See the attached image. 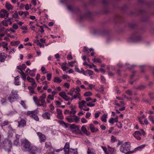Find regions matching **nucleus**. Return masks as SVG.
Returning a JSON list of instances; mask_svg holds the SVG:
<instances>
[{
  "label": "nucleus",
  "instance_id": "9b49d317",
  "mask_svg": "<svg viewBox=\"0 0 154 154\" xmlns=\"http://www.w3.org/2000/svg\"><path fill=\"white\" fill-rule=\"evenodd\" d=\"M46 94L43 93L42 96L39 97V100L42 103H45V99L46 98Z\"/></svg>",
  "mask_w": 154,
  "mask_h": 154
},
{
  "label": "nucleus",
  "instance_id": "8fccbe9b",
  "mask_svg": "<svg viewBox=\"0 0 154 154\" xmlns=\"http://www.w3.org/2000/svg\"><path fill=\"white\" fill-rule=\"evenodd\" d=\"M31 85L33 87L36 88L37 87V84H36L35 81V80L33 81V82H31Z\"/></svg>",
  "mask_w": 154,
  "mask_h": 154
},
{
  "label": "nucleus",
  "instance_id": "4be33fe9",
  "mask_svg": "<svg viewBox=\"0 0 154 154\" xmlns=\"http://www.w3.org/2000/svg\"><path fill=\"white\" fill-rule=\"evenodd\" d=\"M10 123V122L8 121V120H5L2 123H1L0 126L2 128L3 126L6 125H7Z\"/></svg>",
  "mask_w": 154,
  "mask_h": 154
},
{
  "label": "nucleus",
  "instance_id": "c756f323",
  "mask_svg": "<svg viewBox=\"0 0 154 154\" xmlns=\"http://www.w3.org/2000/svg\"><path fill=\"white\" fill-rule=\"evenodd\" d=\"M45 147L46 148L48 149V148H51V147H52L51 143L50 142H46L45 143Z\"/></svg>",
  "mask_w": 154,
  "mask_h": 154
},
{
  "label": "nucleus",
  "instance_id": "aec40b11",
  "mask_svg": "<svg viewBox=\"0 0 154 154\" xmlns=\"http://www.w3.org/2000/svg\"><path fill=\"white\" fill-rule=\"evenodd\" d=\"M75 94H74L73 96L74 98L75 99H76L78 98L79 100L81 99V96L80 94L79 93H77L76 92H75Z\"/></svg>",
  "mask_w": 154,
  "mask_h": 154
},
{
  "label": "nucleus",
  "instance_id": "69168bd1",
  "mask_svg": "<svg viewBox=\"0 0 154 154\" xmlns=\"http://www.w3.org/2000/svg\"><path fill=\"white\" fill-rule=\"evenodd\" d=\"M145 86L144 85H141L138 87L137 88V89L139 90H142L143 89L145 88Z\"/></svg>",
  "mask_w": 154,
  "mask_h": 154
},
{
  "label": "nucleus",
  "instance_id": "5701e85b",
  "mask_svg": "<svg viewBox=\"0 0 154 154\" xmlns=\"http://www.w3.org/2000/svg\"><path fill=\"white\" fill-rule=\"evenodd\" d=\"M5 6L6 8L8 10H12L13 8V6L11 4L7 3H6Z\"/></svg>",
  "mask_w": 154,
  "mask_h": 154
},
{
  "label": "nucleus",
  "instance_id": "ddd939ff",
  "mask_svg": "<svg viewBox=\"0 0 154 154\" xmlns=\"http://www.w3.org/2000/svg\"><path fill=\"white\" fill-rule=\"evenodd\" d=\"M50 113L48 112H45L42 114L43 117L46 119L49 120L50 119Z\"/></svg>",
  "mask_w": 154,
  "mask_h": 154
},
{
  "label": "nucleus",
  "instance_id": "c03bdc74",
  "mask_svg": "<svg viewBox=\"0 0 154 154\" xmlns=\"http://www.w3.org/2000/svg\"><path fill=\"white\" fill-rule=\"evenodd\" d=\"M11 97L12 98V97H13V96L12 94H10L9 95V96L8 98V99L9 101L11 103H12L15 100V99H12L11 100H10V99H9V97Z\"/></svg>",
  "mask_w": 154,
  "mask_h": 154
},
{
  "label": "nucleus",
  "instance_id": "6e6d98bb",
  "mask_svg": "<svg viewBox=\"0 0 154 154\" xmlns=\"http://www.w3.org/2000/svg\"><path fill=\"white\" fill-rule=\"evenodd\" d=\"M114 119L113 118H111L109 119V122L110 123L112 124L113 125L114 123Z\"/></svg>",
  "mask_w": 154,
  "mask_h": 154
},
{
  "label": "nucleus",
  "instance_id": "58836bf2",
  "mask_svg": "<svg viewBox=\"0 0 154 154\" xmlns=\"http://www.w3.org/2000/svg\"><path fill=\"white\" fill-rule=\"evenodd\" d=\"M76 134H82L81 131L80 130L79 127L76 129Z\"/></svg>",
  "mask_w": 154,
  "mask_h": 154
},
{
  "label": "nucleus",
  "instance_id": "13d9d810",
  "mask_svg": "<svg viewBox=\"0 0 154 154\" xmlns=\"http://www.w3.org/2000/svg\"><path fill=\"white\" fill-rule=\"evenodd\" d=\"M55 103L56 105L57 106V107H59L60 105L61 104L60 102L58 100L55 101Z\"/></svg>",
  "mask_w": 154,
  "mask_h": 154
},
{
  "label": "nucleus",
  "instance_id": "f257e3e1",
  "mask_svg": "<svg viewBox=\"0 0 154 154\" xmlns=\"http://www.w3.org/2000/svg\"><path fill=\"white\" fill-rule=\"evenodd\" d=\"M21 146L25 151L29 152V154H36L38 148L33 146L30 142L26 139H22L21 140Z\"/></svg>",
  "mask_w": 154,
  "mask_h": 154
},
{
  "label": "nucleus",
  "instance_id": "6ab92c4d",
  "mask_svg": "<svg viewBox=\"0 0 154 154\" xmlns=\"http://www.w3.org/2000/svg\"><path fill=\"white\" fill-rule=\"evenodd\" d=\"M87 154H96V152L92 148H88L87 151Z\"/></svg>",
  "mask_w": 154,
  "mask_h": 154
},
{
  "label": "nucleus",
  "instance_id": "79ce46f5",
  "mask_svg": "<svg viewBox=\"0 0 154 154\" xmlns=\"http://www.w3.org/2000/svg\"><path fill=\"white\" fill-rule=\"evenodd\" d=\"M20 104L24 108H26V104L23 100H21L20 102Z\"/></svg>",
  "mask_w": 154,
  "mask_h": 154
},
{
  "label": "nucleus",
  "instance_id": "5fc2aeb1",
  "mask_svg": "<svg viewBox=\"0 0 154 154\" xmlns=\"http://www.w3.org/2000/svg\"><path fill=\"white\" fill-rule=\"evenodd\" d=\"M11 18H9L6 20H5L7 23L8 24L9 23V24L11 25L12 24V22L11 21Z\"/></svg>",
  "mask_w": 154,
  "mask_h": 154
},
{
  "label": "nucleus",
  "instance_id": "7c9ffc66",
  "mask_svg": "<svg viewBox=\"0 0 154 154\" xmlns=\"http://www.w3.org/2000/svg\"><path fill=\"white\" fill-rule=\"evenodd\" d=\"M66 118L67 121L70 123L72 122H74L73 119L71 118L70 116L67 117Z\"/></svg>",
  "mask_w": 154,
  "mask_h": 154
},
{
  "label": "nucleus",
  "instance_id": "1a4fd4ad",
  "mask_svg": "<svg viewBox=\"0 0 154 154\" xmlns=\"http://www.w3.org/2000/svg\"><path fill=\"white\" fill-rule=\"evenodd\" d=\"M63 149L66 154H69V143L67 142L66 143Z\"/></svg>",
  "mask_w": 154,
  "mask_h": 154
},
{
  "label": "nucleus",
  "instance_id": "20e7f679",
  "mask_svg": "<svg viewBox=\"0 0 154 154\" xmlns=\"http://www.w3.org/2000/svg\"><path fill=\"white\" fill-rule=\"evenodd\" d=\"M36 133L39 137L40 141L41 143L44 142L45 141L46 138L44 134L40 132H37Z\"/></svg>",
  "mask_w": 154,
  "mask_h": 154
},
{
  "label": "nucleus",
  "instance_id": "39448f33",
  "mask_svg": "<svg viewBox=\"0 0 154 154\" xmlns=\"http://www.w3.org/2000/svg\"><path fill=\"white\" fill-rule=\"evenodd\" d=\"M9 13L5 10H2L0 12V17L4 18L6 16V17H8Z\"/></svg>",
  "mask_w": 154,
  "mask_h": 154
},
{
  "label": "nucleus",
  "instance_id": "a19ab883",
  "mask_svg": "<svg viewBox=\"0 0 154 154\" xmlns=\"http://www.w3.org/2000/svg\"><path fill=\"white\" fill-rule=\"evenodd\" d=\"M1 103L3 104H4L5 103H6V99L1 98L0 100Z\"/></svg>",
  "mask_w": 154,
  "mask_h": 154
},
{
  "label": "nucleus",
  "instance_id": "680f3d73",
  "mask_svg": "<svg viewBox=\"0 0 154 154\" xmlns=\"http://www.w3.org/2000/svg\"><path fill=\"white\" fill-rule=\"evenodd\" d=\"M12 27L14 29H16L18 28V26L16 23H14Z\"/></svg>",
  "mask_w": 154,
  "mask_h": 154
},
{
  "label": "nucleus",
  "instance_id": "412c9836",
  "mask_svg": "<svg viewBox=\"0 0 154 154\" xmlns=\"http://www.w3.org/2000/svg\"><path fill=\"white\" fill-rule=\"evenodd\" d=\"M86 126L83 125L81 128V131H82L84 134H87V131L86 128Z\"/></svg>",
  "mask_w": 154,
  "mask_h": 154
},
{
  "label": "nucleus",
  "instance_id": "774afa93",
  "mask_svg": "<svg viewBox=\"0 0 154 154\" xmlns=\"http://www.w3.org/2000/svg\"><path fill=\"white\" fill-rule=\"evenodd\" d=\"M63 99L66 101H68L70 99V98L67 96L66 95L63 98Z\"/></svg>",
  "mask_w": 154,
  "mask_h": 154
},
{
  "label": "nucleus",
  "instance_id": "473e14b6",
  "mask_svg": "<svg viewBox=\"0 0 154 154\" xmlns=\"http://www.w3.org/2000/svg\"><path fill=\"white\" fill-rule=\"evenodd\" d=\"M145 146V144L142 145H141L140 146L135 148L134 149V151H137V150H138L139 149H142L143 148H144Z\"/></svg>",
  "mask_w": 154,
  "mask_h": 154
},
{
  "label": "nucleus",
  "instance_id": "7ed1b4c3",
  "mask_svg": "<svg viewBox=\"0 0 154 154\" xmlns=\"http://www.w3.org/2000/svg\"><path fill=\"white\" fill-rule=\"evenodd\" d=\"M4 148L5 150L9 152L12 148V143L11 141L9 139H6L3 141Z\"/></svg>",
  "mask_w": 154,
  "mask_h": 154
},
{
  "label": "nucleus",
  "instance_id": "6e6552de",
  "mask_svg": "<svg viewBox=\"0 0 154 154\" xmlns=\"http://www.w3.org/2000/svg\"><path fill=\"white\" fill-rule=\"evenodd\" d=\"M57 118L60 119H63L64 118V117L63 116L62 112L60 109H57Z\"/></svg>",
  "mask_w": 154,
  "mask_h": 154
},
{
  "label": "nucleus",
  "instance_id": "c9c22d12",
  "mask_svg": "<svg viewBox=\"0 0 154 154\" xmlns=\"http://www.w3.org/2000/svg\"><path fill=\"white\" fill-rule=\"evenodd\" d=\"M93 61L94 63H95L96 62H98L99 63H101V62H102L100 59L99 58H94L93 60Z\"/></svg>",
  "mask_w": 154,
  "mask_h": 154
},
{
  "label": "nucleus",
  "instance_id": "f3484780",
  "mask_svg": "<svg viewBox=\"0 0 154 154\" xmlns=\"http://www.w3.org/2000/svg\"><path fill=\"white\" fill-rule=\"evenodd\" d=\"M70 108H71V110L70 111H69V113L72 114L73 115H75V114L76 112L75 106H73L72 105L70 106Z\"/></svg>",
  "mask_w": 154,
  "mask_h": 154
},
{
  "label": "nucleus",
  "instance_id": "2eb2a0df",
  "mask_svg": "<svg viewBox=\"0 0 154 154\" xmlns=\"http://www.w3.org/2000/svg\"><path fill=\"white\" fill-rule=\"evenodd\" d=\"M26 125V121L24 119H22L18 122V127H23Z\"/></svg>",
  "mask_w": 154,
  "mask_h": 154
},
{
  "label": "nucleus",
  "instance_id": "393cba45",
  "mask_svg": "<svg viewBox=\"0 0 154 154\" xmlns=\"http://www.w3.org/2000/svg\"><path fill=\"white\" fill-rule=\"evenodd\" d=\"M28 89L29 90V91L30 92V94L31 95V94L35 93L34 87H33L32 86H29L28 87Z\"/></svg>",
  "mask_w": 154,
  "mask_h": 154
},
{
  "label": "nucleus",
  "instance_id": "052dcab7",
  "mask_svg": "<svg viewBox=\"0 0 154 154\" xmlns=\"http://www.w3.org/2000/svg\"><path fill=\"white\" fill-rule=\"evenodd\" d=\"M87 106L90 107H93L95 106V104L92 103L91 102H89L87 103Z\"/></svg>",
  "mask_w": 154,
  "mask_h": 154
},
{
  "label": "nucleus",
  "instance_id": "4c0bfd02",
  "mask_svg": "<svg viewBox=\"0 0 154 154\" xmlns=\"http://www.w3.org/2000/svg\"><path fill=\"white\" fill-rule=\"evenodd\" d=\"M59 95L63 98L66 95L64 91L60 92Z\"/></svg>",
  "mask_w": 154,
  "mask_h": 154
},
{
  "label": "nucleus",
  "instance_id": "dca6fc26",
  "mask_svg": "<svg viewBox=\"0 0 154 154\" xmlns=\"http://www.w3.org/2000/svg\"><path fill=\"white\" fill-rule=\"evenodd\" d=\"M20 77L19 76H17L14 78V83L16 85H19L20 84V82L19 81V79Z\"/></svg>",
  "mask_w": 154,
  "mask_h": 154
},
{
  "label": "nucleus",
  "instance_id": "c85d7f7f",
  "mask_svg": "<svg viewBox=\"0 0 154 154\" xmlns=\"http://www.w3.org/2000/svg\"><path fill=\"white\" fill-rule=\"evenodd\" d=\"M31 117L37 121H38L39 120L38 116L35 113H33Z\"/></svg>",
  "mask_w": 154,
  "mask_h": 154
},
{
  "label": "nucleus",
  "instance_id": "49530a36",
  "mask_svg": "<svg viewBox=\"0 0 154 154\" xmlns=\"http://www.w3.org/2000/svg\"><path fill=\"white\" fill-rule=\"evenodd\" d=\"M54 96H53L52 95H51V94H49L47 96V99H50L51 100H54Z\"/></svg>",
  "mask_w": 154,
  "mask_h": 154
},
{
  "label": "nucleus",
  "instance_id": "4468645a",
  "mask_svg": "<svg viewBox=\"0 0 154 154\" xmlns=\"http://www.w3.org/2000/svg\"><path fill=\"white\" fill-rule=\"evenodd\" d=\"M90 128L91 131L92 133H94L97 132L98 131V129L97 128H94V125L92 124H91L90 125Z\"/></svg>",
  "mask_w": 154,
  "mask_h": 154
},
{
  "label": "nucleus",
  "instance_id": "a18cd8bd",
  "mask_svg": "<svg viewBox=\"0 0 154 154\" xmlns=\"http://www.w3.org/2000/svg\"><path fill=\"white\" fill-rule=\"evenodd\" d=\"M2 23L3 24V25L7 27L8 26V23L5 20H3L2 21Z\"/></svg>",
  "mask_w": 154,
  "mask_h": 154
},
{
  "label": "nucleus",
  "instance_id": "37998d69",
  "mask_svg": "<svg viewBox=\"0 0 154 154\" xmlns=\"http://www.w3.org/2000/svg\"><path fill=\"white\" fill-rule=\"evenodd\" d=\"M52 77V74L51 73H48L47 75V79L48 81H50L51 80Z\"/></svg>",
  "mask_w": 154,
  "mask_h": 154
},
{
  "label": "nucleus",
  "instance_id": "2f4dec72",
  "mask_svg": "<svg viewBox=\"0 0 154 154\" xmlns=\"http://www.w3.org/2000/svg\"><path fill=\"white\" fill-rule=\"evenodd\" d=\"M75 88H72L70 90L69 92L67 94L70 95L71 96H73V93L75 91Z\"/></svg>",
  "mask_w": 154,
  "mask_h": 154
},
{
  "label": "nucleus",
  "instance_id": "cd10ccee",
  "mask_svg": "<svg viewBox=\"0 0 154 154\" xmlns=\"http://www.w3.org/2000/svg\"><path fill=\"white\" fill-rule=\"evenodd\" d=\"M107 115L106 114H104L103 115L102 117L101 118V119L102 122H106V118H107Z\"/></svg>",
  "mask_w": 154,
  "mask_h": 154
},
{
  "label": "nucleus",
  "instance_id": "09e8293b",
  "mask_svg": "<svg viewBox=\"0 0 154 154\" xmlns=\"http://www.w3.org/2000/svg\"><path fill=\"white\" fill-rule=\"evenodd\" d=\"M86 72H87L89 75H92L93 74V72L90 70L88 69L86 71Z\"/></svg>",
  "mask_w": 154,
  "mask_h": 154
},
{
  "label": "nucleus",
  "instance_id": "72a5a7b5",
  "mask_svg": "<svg viewBox=\"0 0 154 154\" xmlns=\"http://www.w3.org/2000/svg\"><path fill=\"white\" fill-rule=\"evenodd\" d=\"M92 95V93L90 91H87L84 94V96L86 97Z\"/></svg>",
  "mask_w": 154,
  "mask_h": 154
},
{
  "label": "nucleus",
  "instance_id": "e2e57ef3",
  "mask_svg": "<svg viewBox=\"0 0 154 154\" xmlns=\"http://www.w3.org/2000/svg\"><path fill=\"white\" fill-rule=\"evenodd\" d=\"M142 101L143 102H144L146 103H148L149 104H150V100H146V99H143V100Z\"/></svg>",
  "mask_w": 154,
  "mask_h": 154
},
{
  "label": "nucleus",
  "instance_id": "0e129e2a",
  "mask_svg": "<svg viewBox=\"0 0 154 154\" xmlns=\"http://www.w3.org/2000/svg\"><path fill=\"white\" fill-rule=\"evenodd\" d=\"M57 92V90L55 88L54 91L52 92V95L54 97V95L56 94Z\"/></svg>",
  "mask_w": 154,
  "mask_h": 154
},
{
  "label": "nucleus",
  "instance_id": "de8ad7c7",
  "mask_svg": "<svg viewBox=\"0 0 154 154\" xmlns=\"http://www.w3.org/2000/svg\"><path fill=\"white\" fill-rule=\"evenodd\" d=\"M117 140V139L114 136L112 135L111 137V141L112 142H114Z\"/></svg>",
  "mask_w": 154,
  "mask_h": 154
},
{
  "label": "nucleus",
  "instance_id": "a878e982",
  "mask_svg": "<svg viewBox=\"0 0 154 154\" xmlns=\"http://www.w3.org/2000/svg\"><path fill=\"white\" fill-rule=\"evenodd\" d=\"M36 112V110L32 111H28L25 114L27 116H30L31 117V116L32 115L33 113H35Z\"/></svg>",
  "mask_w": 154,
  "mask_h": 154
},
{
  "label": "nucleus",
  "instance_id": "864d4df0",
  "mask_svg": "<svg viewBox=\"0 0 154 154\" xmlns=\"http://www.w3.org/2000/svg\"><path fill=\"white\" fill-rule=\"evenodd\" d=\"M70 151L71 152V153H72L73 154H78V152L75 150L73 149H70Z\"/></svg>",
  "mask_w": 154,
  "mask_h": 154
},
{
  "label": "nucleus",
  "instance_id": "423d86ee",
  "mask_svg": "<svg viewBox=\"0 0 154 154\" xmlns=\"http://www.w3.org/2000/svg\"><path fill=\"white\" fill-rule=\"evenodd\" d=\"M11 94L13 95V97L12 98L11 97H9V99L11 100L13 99H17L18 98V92L15 90H12L11 92Z\"/></svg>",
  "mask_w": 154,
  "mask_h": 154
},
{
  "label": "nucleus",
  "instance_id": "b1692460",
  "mask_svg": "<svg viewBox=\"0 0 154 154\" xmlns=\"http://www.w3.org/2000/svg\"><path fill=\"white\" fill-rule=\"evenodd\" d=\"M54 82L56 83H60L62 82V80L57 77H55L54 79Z\"/></svg>",
  "mask_w": 154,
  "mask_h": 154
},
{
  "label": "nucleus",
  "instance_id": "338daca9",
  "mask_svg": "<svg viewBox=\"0 0 154 154\" xmlns=\"http://www.w3.org/2000/svg\"><path fill=\"white\" fill-rule=\"evenodd\" d=\"M81 122L83 123H85L87 122V120L84 118H82L81 119Z\"/></svg>",
  "mask_w": 154,
  "mask_h": 154
},
{
  "label": "nucleus",
  "instance_id": "603ef678",
  "mask_svg": "<svg viewBox=\"0 0 154 154\" xmlns=\"http://www.w3.org/2000/svg\"><path fill=\"white\" fill-rule=\"evenodd\" d=\"M141 133L139 131H136L134 132V136L141 135Z\"/></svg>",
  "mask_w": 154,
  "mask_h": 154
},
{
  "label": "nucleus",
  "instance_id": "bb28decb",
  "mask_svg": "<svg viewBox=\"0 0 154 154\" xmlns=\"http://www.w3.org/2000/svg\"><path fill=\"white\" fill-rule=\"evenodd\" d=\"M10 43L12 46H15L19 45L20 43V42L19 41L14 42L12 41Z\"/></svg>",
  "mask_w": 154,
  "mask_h": 154
},
{
  "label": "nucleus",
  "instance_id": "a211bd4d",
  "mask_svg": "<svg viewBox=\"0 0 154 154\" xmlns=\"http://www.w3.org/2000/svg\"><path fill=\"white\" fill-rule=\"evenodd\" d=\"M16 139L14 141V144L16 146H17L19 143V138L20 136L18 135H16Z\"/></svg>",
  "mask_w": 154,
  "mask_h": 154
},
{
  "label": "nucleus",
  "instance_id": "4d7b16f0",
  "mask_svg": "<svg viewBox=\"0 0 154 154\" xmlns=\"http://www.w3.org/2000/svg\"><path fill=\"white\" fill-rule=\"evenodd\" d=\"M125 93L126 94L129 95H131L132 94V91L129 90L126 91Z\"/></svg>",
  "mask_w": 154,
  "mask_h": 154
},
{
  "label": "nucleus",
  "instance_id": "9d476101",
  "mask_svg": "<svg viewBox=\"0 0 154 154\" xmlns=\"http://www.w3.org/2000/svg\"><path fill=\"white\" fill-rule=\"evenodd\" d=\"M33 100L35 104L37 105L38 106H42L43 104H40L39 101V99L36 96H34L33 97Z\"/></svg>",
  "mask_w": 154,
  "mask_h": 154
},
{
  "label": "nucleus",
  "instance_id": "0eeeda50",
  "mask_svg": "<svg viewBox=\"0 0 154 154\" xmlns=\"http://www.w3.org/2000/svg\"><path fill=\"white\" fill-rule=\"evenodd\" d=\"M7 54L5 52L0 53V61L1 62H4L5 58L7 57Z\"/></svg>",
  "mask_w": 154,
  "mask_h": 154
},
{
  "label": "nucleus",
  "instance_id": "f8f14e48",
  "mask_svg": "<svg viewBox=\"0 0 154 154\" xmlns=\"http://www.w3.org/2000/svg\"><path fill=\"white\" fill-rule=\"evenodd\" d=\"M86 103V101L83 100L81 101H79L78 103L79 104V107L80 109H83V106L86 107V106L85 105V104Z\"/></svg>",
  "mask_w": 154,
  "mask_h": 154
},
{
  "label": "nucleus",
  "instance_id": "3c124183",
  "mask_svg": "<svg viewBox=\"0 0 154 154\" xmlns=\"http://www.w3.org/2000/svg\"><path fill=\"white\" fill-rule=\"evenodd\" d=\"M78 126H76L75 124H73L71 125L70 128L71 129H76L78 127Z\"/></svg>",
  "mask_w": 154,
  "mask_h": 154
},
{
  "label": "nucleus",
  "instance_id": "bf43d9fd",
  "mask_svg": "<svg viewBox=\"0 0 154 154\" xmlns=\"http://www.w3.org/2000/svg\"><path fill=\"white\" fill-rule=\"evenodd\" d=\"M75 63V61H72L70 62H69V66H71V67H73V64Z\"/></svg>",
  "mask_w": 154,
  "mask_h": 154
},
{
  "label": "nucleus",
  "instance_id": "e433bc0d",
  "mask_svg": "<svg viewBox=\"0 0 154 154\" xmlns=\"http://www.w3.org/2000/svg\"><path fill=\"white\" fill-rule=\"evenodd\" d=\"M73 116L74 117V118L73 119L74 122L75 121L76 123H78L79 121V118L75 115H73Z\"/></svg>",
  "mask_w": 154,
  "mask_h": 154
},
{
  "label": "nucleus",
  "instance_id": "f03ea898",
  "mask_svg": "<svg viewBox=\"0 0 154 154\" xmlns=\"http://www.w3.org/2000/svg\"><path fill=\"white\" fill-rule=\"evenodd\" d=\"M130 143L129 142H125L121 145L120 149L122 152L126 154H129L134 152L130 151Z\"/></svg>",
  "mask_w": 154,
  "mask_h": 154
},
{
  "label": "nucleus",
  "instance_id": "f704fd0d",
  "mask_svg": "<svg viewBox=\"0 0 154 154\" xmlns=\"http://www.w3.org/2000/svg\"><path fill=\"white\" fill-rule=\"evenodd\" d=\"M12 17L16 18H19L18 14L17 11H16L15 13L12 15Z\"/></svg>",
  "mask_w": 154,
  "mask_h": 154
},
{
  "label": "nucleus",
  "instance_id": "ea45409f",
  "mask_svg": "<svg viewBox=\"0 0 154 154\" xmlns=\"http://www.w3.org/2000/svg\"><path fill=\"white\" fill-rule=\"evenodd\" d=\"M27 80L29 82L31 83L33 82V81L34 80L33 78L30 77L29 76H28L27 78Z\"/></svg>",
  "mask_w": 154,
  "mask_h": 154
}]
</instances>
